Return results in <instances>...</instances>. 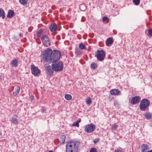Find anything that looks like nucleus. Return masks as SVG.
<instances>
[{
    "label": "nucleus",
    "mask_w": 152,
    "mask_h": 152,
    "mask_svg": "<svg viewBox=\"0 0 152 152\" xmlns=\"http://www.w3.org/2000/svg\"><path fill=\"white\" fill-rule=\"evenodd\" d=\"M31 99H32L34 98V97L33 96H31Z\"/></svg>",
    "instance_id": "43"
},
{
    "label": "nucleus",
    "mask_w": 152,
    "mask_h": 152,
    "mask_svg": "<svg viewBox=\"0 0 152 152\" xmlns=\"http://www.w3.org/2000/svg\"><path fill=\"white\" fill-rule=\"evenodd\" d=\"M20 90V87L19 86H17L15 88V90L12 92V94L14 96H16L18 94Z\"/></svg>",
    "instance_id": "15"
},
{
    "label": "nucleus",
    "mask_w": 152,
    "mask_h": 152,
    "mask_svg": "<svg viewBox=\"0 0 152 152\" xmlns=\"http://www.w3.org/2000/svg\"><path fill=\"white\" fill-rule=\"evenodd\" d=\"M2 136V133L1 132H0V137H1Z\"/></svg>",
    "instance_id": "42"
},
{
    "label": "nucleus",
    "mask_w": 152,
    "mask_h": 152,
    "mask_svg": "<svg viewBox=\"0 0 152 152\" xmlns=\"http://www.w3.org/2000/svg\"><path fill=\"white\" fill-rule=\"evenodd\" d=\"M99 139L98 138L95 139L93 140V142L94 143H96L99 141Z\"/></svg>",
    "instance_id": "34"
},
{
    "label": "nucleus",
    "mask_w": 152,
    "mask_h": 152,
    "mask_svg": "<svg viewBox=\"0 0 152 152\" xmlns=\"http://www.w3.org/2000/svg\"><path fill=\"white\" fill-rule=\"evenodd\" d=\"M75 53L77 55L80 56L82 54V51L80 49L76 48L75 50Z\"/></svg>",
    "instance_id": "21"
},
{
    "label": "nucleus",
    "mask_w": 152,
    "mask_h": 152,
    "mask_svg": "<svg viewBox=\"0 0 152 152\" xmlns=\"http://www.w3.org/2000/svg\"><path fill=\"white\" fill-rule=\"evenodd\" d=\"M110 94L113 95H121V91L118 89H113L110 91Z\"/></svg>",
    "instance_id": "11"
},
{
    "label": "nucleus",
    "mask_w": 152,
    "mask_h": 152,
    "mask_svg": "<svg viewBox=\"0 0 152 152\" xmlns=\"http://www.w3.org/2000/svg\"><path fill=\"white\" fill-rule=\"evenodd\" d=\"M48 152H53V151H50Z\"/></svg>",
    "instance_id": "45"
},
{
    "label": "nucleus",
    "mask_w": 152,
    "mask_h": 152,
    "mask_svg": "<svg viewBox=\"0 0 152 152\" xmlns=\"http://www.w3.org/2000/svg\"><path fill=\"white\" fill-rule=\"evenodd\" d=\"M19 36L20 37H23V34L22 33H20L19 34Z\"/></svg>",
    "instance_id": "40"
},
{
    "label": "nucleus",
    "mask_w": 152,
    "mask_h": 152,
    "mask_svg": "<svg viewBox=\"0 0 152 152\" xmlns=\"http://www.w3.org/2000/svg\"><path fill=\"white\" fill-rule=\"evenodd\" d=\"M56 38V39L58 40H59L61 39L60 37V36L59 35H57Z\"/></svg>",
    "instance_id": "37"
},
{
    "label": "nucleus",
    "mask_w": 152,
    "mask_h": 152,
    "mask_svg": "<svg viewBox=\"0 0 152 152\" xmlns=\"http://www.w3.org/2000/svg\"><path fill=\"white\" fill-rule=\"evenodd\" d=\"M14 11L12 10H10L8 13L7 17L8 18H11L14 16Z\"/></svg>",
    "instance_id": "16"
},
{
    "label": "nucleus",
    "mask_w": 152,
    "mask_h": 152,
    "mask_svg": "<svg viewBox=\"0 0 152 152\" xmlns=\"http://www.w3.org/2000/svg\"><path fill=\"white\" fill-rule=\"evenodd\" d=\"M42 32L43 30L42 29H40L36 33L37 37L40 38L41 37Z\"/></svg>",
    "instance_id": "22"
},
{
    "label": "nucleus",
    "mask_w": 152,
    "mask_h": 152,
    "mask_svg": "<svg viewBox=\"0 0 152 152\" xmlns=\"http://www.w3.org/2000/svg\"><path fill=\"white\" fill-rule=\"evenodd\" d=\"M95 57L97 58V59L99 61H102L105 57V53L102 49L98 50L97 51Z\"/></svg>",
    "instance_id": "4"
},
{
    "label": "nucleus",
    "mask_w": 152,
    "mask_h": 152,
    "mask_svg": "<svg viewBox=\"0 0 152 152\" xmlns=\"http://www.w3.org/2000/svg\"><path fill=\"white\" fill-rule=\"evenodd\" d=\"M72 126H76L78 127L79 126V123L76 121L75 122H74L72 125Z\"/></svg>",
    "instance_id": "29"
},
{
    "label": "nucleus",
    "mask_w": 152,
    "mask_h": 152,
    "mask_svg": "<svg viewBox=\"0 0 152 152\" xmlns=\"http://www.w3.org/2000/svg\"><path fill=\"white\" fill-rule=\"evenodd\" d=\"M10 121L13 124H17L18 123V119L14 117L10 118Z\"/></svg>",
    "instance_id": "17"
},
{
    "label": "nucleus",
    "mask_w": 152,
    "mask_h": 152,
    "mask_svg": "<svg viewBox=\"0 0 152 152\" xmlns=\"http://www.w3.org/2000/svg\"><path fill=\"white\" fill-rule=\"evenodd\" d=\"M141 98L138 96H135L133 97L130 101V103L131 104H135L138 103L140 101Z\"/></svg>",
    "instance_id": "8"
},
{
    "label": "nucleus",
    "mask_w": 152,
    "mask_h": 152,
    "mask_svg": "<svg viewBox=\"0 0 152 152\" xmlns=\"http://www.w3.org/2000/svg\"><path fill=\"white\" fill-rule=\"evenodd\" d=\"M19 58L14 59L12 60L10 62V65L12 67H16L18 64Z\"/></svg>",
    "instance_id": "9"
},
{
    "label": "nucleus",
    "mask_w": 152,
    "mask_h": 152,
    "mask_svg": "<svg viewBox=\"0 0 152 152\" xmlns=\"http://www.w3.org/2000/svg\"><path fill=\"white\" fill-rule=\"evenodd\" d=\"M43 45L46 47L49 46L50 44V42L48 37L45 35H43L41 38Z\"/></svg>",
    "instance_id": "6"
},
{
    "label": "nucleus",
    "mask_w": 152,
    "mask_h": 152,
    "mask_svg": "<svg viewBox=\"0 0 152 152\" xmlns=\"http://www.w3.org/2000/svg\"><path fill=\"white\" fill-rule=\"evenodd\" d=\"M79 47L80 49L82 50H86L87 48L85 45L83 43L80 44Z\"/></svg>",
    "instance_id": "25"
},
{
    "label": "nucleus",
    "mask_w": 152,
    "mask_h": 152,
    "mask_svg": "<svg viewBox=\"0 0 152 152\" xmlns=\"http://www.w3.org/2000/svg\"><path fill=\"white\" fill-rule=\"evenodd\" d=\"M90 152H97V151L95 148H93L90 149Z\"/></svg>",
    "instance_id": "32"
},
{
    "label": "nucleus",
    "mask_w": 152,
    "mask_h": 152,
    "mask_svg": "<svg viewBox=\"0 0 152 152\" xmlns=\"http://www.w3.org/2000/svg\"><path fill=\"white\" fill-rule=\"evenodd\" d=\"M148 145L147 144H143L141 146L142 152H147L148 149Z\"/></svg>",
    "instance_id": "13"
},
{
    "label": "nucleus",
    "mask_w": 152,
    "mask_h": 152,
    "mask_svg": "<svg viewBox=\"0 0 152 152\" xmlns=\"http://www.w3.org/2000/svg\"><path fill=\"white\" fill-rule=\"evenodd\" d=\"M86 102L87 104H90L92 102V101L91 98L90 97L88 98L86 100Z\"/></svg>",
    "instance_id": "28"
},
{
    "label": "nucleus",
    "mask_w": 152,
    "mask_h": 152,
    "mask_svg": "<svg viewBox=\"0 0 152 152\" xmlns=\"http://www.w3.org/2000/svg\"><path fill=\"white\" fill-rule=\"evenodd\" d=\"M97 67L98 66L94 62L92 63L91 65V68L93 69H96Z\"/></svg>",
    "instance_id": "23"
},
{
    "label": "nucleus",
    "mask_w": 152,
    "mask_h": 152,
    "mask_svg": "<svg viewBox=\"0 0 152 152\" xmlns=\"http://www.w3.org/2000/svg\"><path fill=\"white\" fill-rule=\"evenodd\" d=\"M114 152H122V151L121 150H119L118 149H115V151Z\"/></svg>",
    "instance_id": "38"
},
{
    "label": "nucleus",
    "mask_w": 152,
    "mask_h": 152,
    "mask_svg": "<svg viewBox=\"0 0 152 152\" xmlns=\"http://www.w3.org/2000/svg\"><path fill=\"white\" fill-rule=\"evenodd\" d=\"M66 136L64 135H62L60 137L59 142H60L61 143H63L65 142V139Z\"/></svg>",
    "instance_id": "20"
},
{
    "label": "nucleus",
    "mask_w": 152,
    "mask_h": 152,
    "mask_svg": "<svg viewBox=\"0 0 152 152\" xmlns=\"http://www.w3.org/2000/svg\"><path fill=\"white\" fill-rule=\"evenodd\" d=\"M147 152H152V150H151L149 151H148Z\"/></svg>",
    "instance_id": "44"
},
{
    "label": "nucleus",
    "mask_w": 152,
    "mask_h": 152,
    "mask_svg": "<svg viewBox=\"0 0 152 152\" xmlns=\"http://www.w3.org/2000/svg\"><path fill=\"white\" fill-rule=\"evenodd\" d=\"M77 121L79 123V122H80L81 121V119L80 118Z\"/></svg>",
    "instance_id": "41"
},
{
    "label": "nucleus",
    "mask_w": 152,
    "mask_h": 152,
    "mask_svg": "<svg viewBox=\"0 0 152 152\" xmlns=\"http://www.w3.org/2000/svg\"><path fill=\"white\" fill-rule=\"evenodd\" d=\"M31 66L32 74L35 76H37L40 72V70L34 64H31Z\"/></svg>",
    "instance_id": "7"
},
{
    "label": "nucleus",
    "mask_w": 152,
    "mask_h": 152,
    "mask_svg": "<svg viewBox=\"0 0 152 152\" xmlns=\"http://www.w3.org/2000/svg\"><path fill=\"white\" fill-rule=\"evenodd\" d=\"M45 111L46 110L45 109L44 107H43L42 108V110H41L42 113H45Z\"/></svg>",
    "instance_id": "35"
},
{
    "label": "nucleus",
    "mask_w": 152,
    "mask_h": 152,
    "mask_svg": "<svg viewBox=\"0 0 152 152\" xmlns=\"http://www.w3.org/2000/svg\"><path fill=\"white\" fill-rule=\"evenodd\" d=\"M28 0H19L20 3L23 5H26L27 4Z\"/></svg>",
    "instance_id": "27"
},
{
    "label": "nucleus",
    "mask_w": 152,
    "mask_h": 152,
    "mask_svg": "<svg viewBox=\"0 0 152 152\" xmlns=\"http://www.w3.org/2000/svg\"><path fill=\"white\" fill-rule=\"evenodd\" d=\"M80 145L79 142L70 141L66 145V152H78V148Z\"/></svg>",
    "instance_id": "2"
},
{
    "label": "nucleus",
    "mask_w": 152,
    "mask_h": 152,
    "mask_svg": "<svg viewBox=\"0 0 152 152\" xmlns=\"http://www.w3.org/2000/svg\"><path fill=\"white\" fill-rule=\"evenodd\" d=\"M3 78L4 77L3 76L0 75V80L1 81Z\"/></svg>",
    "instance_id": "39"
},
{
    "label": "nucleus",
    "mask_w": 152,
    "mask_h": 152,
    "mask_svg": "<svg viewBox=\"0 0 152 152\" xmlns=\"http://www.w3.org/2000/svg\"><path fill=\"white\" fill-rule=\"evenodd\" d=\"M61 57L60 52L58 50H52L48 48L44 52V54L41 61L43 63L47 62L52 63L51 66L55 72H59L63 70V63L61 61H58Z\"/></svg>",
    "instance_id": "1"
},
{
    "label": "nucleus",
    "mask_w": 152,
    "mask_h": 152,
    "mask_svg": "<svg viewBox=\"0 0 152 152\" xmlns=\"http://www.w3.org/2000/svg\"><path fill=\"white\" fill-rule=\"evenodd\" d=\"M57 28V24L55 23H53L50 25L49 27V29L51 32L56 31Z\"/></svg>",
    "instance_id": "12"
},
{
    "label": "nucleus",
    "mask_w": 152,
    "mask_h": 152,
    "mask_svg": "<svg viewBox=\"0 0 152 152\" xmlns=\"http://www.w3.org/2000/svg\"><path fill=\"white\" fill-rule=\"evenodd\" d=\"M150 104V101L146 99H143L141 101L140 104V109L142 111L146 110Z\"/></svg>",
    "instance_id": "3"
},
{
    "label": "nucleus",
    "mask_w": 152,
    "mask_h": 152,
    "mask_svg": "<svg viewBox=\"0 0 152 152\" xmlns=\"http://www.w3.org/2000/svg\"><path fill=\"white\" fill-rule=\"evenodd\" d=\"M85 20V18L84 17H82V19H81V21L82 22H84Z\"/></svg>",
    "instance_id": "36"
},
{
    "label": "nucleus",
    "mask_w": 152,
    "mask_h": 152,
    "mask_svg": "<svg viewBox=\"0 0 152 152\" xmlns=\"http://www.w3.org/2000/svg\"><path fill=\"white\" fill-rule=\"evenodd\" d=\"M5 16L4 11L2 8H0V17H1L2 19H4Z\"/></svg>",
    "instance_id": "18"
},
{
    "label": "nucleus",
    "mask_w": 152,
    "mask_h": 152,
    "mask_svg": "<svg viewBox=\"0 0 152 152\" xmlns=\"http://www.w3.org/2000/svg\"><path fill=\"white\" fill-rule=\"evenodd\" d=\"M65 99L67 100H70L72 99V96L70 94H66L65 95Z\"/></svg>",
    "instance_id": "24"
},
{
    "label": "nucleus",
    "mask_w": 152,
    "mask_h": 152,
    "mask_svg": "<svg viewBox=\"0 0 152 152\" xmlns=\"http://www.w3.org/2000/svg\"><path fill=\"white\" fill-rule=\"evenodd\" d=\"M148 30V34L147 35L148 37H151L152 36V28L149 29Z\"/></svg>",
    "instance_id": "26"
},
{
    "label": "nucleus",
    "mask_w": 152,
    "mask_h": 152,
    "mask_svg": "<svg viewBox=\"0 0 152 152\" xmlns=\"http://www.w3.org/2000/svg\"><path fill=\"white\" fill-rule=\"evenodd\" d=\"M118 126L117 124H115L113 126H112V127H111L112 130H113L114 129L115 130L116 129H117Z\"/></svg>",
    "instance_id": "30"
},
{
    "label": "nucleus",
    "mask_w": 152,
    "mask_h": 152,
    "mask_svg": "<svg viewBox=\"0 0 152 152\" xmlns=\"http://www.w3.org/2000/svg\"><path fill=\"white\" fill-rule=\"evenodd\" d=\"M96 127L94 124H88L85 126L84 131L88 133H91L95 130Z\"/></svg>",
    "instance_id": "5"
},
{
    "label": "nucleus",
    "mask_w": 152,
    "mask_h": 152,
    "mask_svg": "<svg viewBox=\"0 0 152 152\" xmlns=\"http://www.w3.org/2000/svg\"><path fill=\"white\" fill-rule=\"evenodd\" d=\"M113 42V40L112 37L108 38L105 41L106 45L107 46H110V45H112Z\"/></svg>",
    "instance_id": "14"
},
{
    "label": "nucleus",
    "mask_w": 152,
    "mask_h": 152,
    "mask_svg": "<svg viewBox=\"0 0 152 152\" xmlns=\"http://www.w3.org/2000/svg\"><path fill=\"white\" fill-rule=\"evenodd\" d=\"M46 71L48 75H52L53 73L54 70L49 65L46 67Z\"/></svg>",
    "instance_id": "10"
},
{
    "label": "nucleus",
    "mask_w": 152,
    "mask_h": 152,
    "mask_svg": "<svg viewBox=\"0 0 152 152\" xmlns=\"http://www.w3.org/2000/svg\"><path fill=\"white\" fill-rule=\"evenodd\" d=\"M102 20L104 21H107V22H108V18L107 17H104L103 18Z\"/></svg>",
    "instance_id": "33"
},
{
    "label": "nucleus",
    "mask_w": 152,
    "mask_h": 152,
    "mask_svg": "<svg viewBox=\"0 0 152 152\" xmlns=\"http://www.w3.org/2000/svg\"><path fill=\"white\" fill-rule=\"evenodd\" d=\"M133 2L135 5H138L140 3V0H133Z\"/></svg>",
    "instance_id": "31"
},
{
    "label": "nucleus",
    "mask_w": 152,
    "mask_h": 152,
    "mask_svg": "<svg viewBox=\"0 0 152 152\" xmlns=\"http://www.w3.org/2000/svg\"><path fill=\"white\" fill-rule=\"evenodd\" d=\"M144 115L147 119L149 120L151 117L152 114L149 113H146Z\"/></svg>",
    "instance_id": "19"
}]
</instances>
